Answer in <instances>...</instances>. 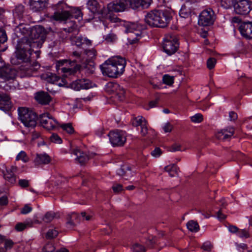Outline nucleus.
Wrapping results in <instances>:
<instances>
[{"mask_svg": "<svg viewBox=\"0 0 252 252\" xmlns=\"http://www.w3.org/2000/svg\"><path fill=\"white\" fill-rule=\"evenodd\" d=\"M126 65L125 59L116 57L106 61L100 67L103 75L109 77L116 78L123 74Z\"/></svg>", "mask_w": 252, "mask_h": 252, "instance_id": "2", "label": "nucleus"}, {"mask_svg": "<svg viewBox=\"0 0 252 252\" xmlns=\"http://www.w3.org/2000/svg\"><path fill=\"white\" fill-rule=\"evenodd\" d=\"M18 185L23 188L28 187L30 185V181L26 179H19Z\"/></svg>", "mask_w": 252, "mask_h": 252, "instance_id": "50", "label": "nucleus"}, {"mask_svg": "<svg viewBox=\"0 0 252 252\" xmlns=\"http://www.w3.org/2000/svg\"><path fill=\"white\" fill-rule=\"evenodd\" d=\"M41 76L43 79L52 84L56 83L60 79L59 77L51 72L42 74Z\"/></svg>", "mask_w": 252, "mask_h": 252, "instance_id": "26", "label": "nucleus"}, {"mask_svg": "<svg viewBox=\"0 0 252 252\" xmlns=\"http://www.w3.org/2000/svg\"><path fill=\"white\" fill-rule=\"evenodd\" d=\"M169 151L171 152H174L176 151H178L181 150V147L180 145H178L177 144H175L173 145H172L169 148Z\"/></svg>", "mask_w": 252, "mask_h": 252, "instance_id": "60", "label": "nucleus"}, {"mask_svg": "<svg viewBox=\"0 0 252 252\" xmlns=\"http://www.w3.org/2000/svg\"><path fill=\"white\" fill-rule=\"evenodd\" d=\"M188 229L193 232H197L199 230V226L197 221L193 220H189L187 223Z\"/></svg>", "mask_w": 252, "mask_h": 252, "instance_id": "30", "label": "nucleus"}, {"mask_svg": "<svg viewBox=\"0 0 252 252\" xmlns=\"http://www.w3.org/2000/svg\"><path fill=\"white\" fill-rule=\"evenodd\" d=\"M216 63V60L214 58H210L207 61V66L208 69H213Z\"/></svg>", "mask_w": 252, "mask_h": 252, "instance_id": "47", "label": "nucleus"}, {"mask_svg": "<svg viewBox=\"0 0 252 252\" xmlns=\"http://www.w3.org/2000/svg\"><path fill=\"white\" fill-rule=\"evenodd\" d=\"M234 129L233 127H229L218 132L216 137L221 140H225L230 138L234 134Z\"/></svg>", "mask_w": 252, "mask_h": 252, "instance_id": "21", "label": "nucleus"}, {"mask_svg": "<svg viewBox=\"0 0 252 252\" xmlns=\"http://www.w3.org/2000/svg\"><path fill=\"white\" fill-rule=\"evenodd\" d=\"M117 173L120 176H124L126 180H128L132 176L130 168L127 166H123L118 170Z\"/></svg>", "mask_w": 252, "mask_h": 252, "instance_id": "27", "label": "nucleus"}, {"mask_svg": "<svg viewBox=\"0 0 252 252\" xmlns=\"http://www.w3.org/2000/svg\"><path fill=\"white\" fill-rule=\"evenodd\" d=\"M71 44L77 46H80L85 43L88 45L91 44V41L86 38H83L81 35L77 34L75 36H71L70 38Z\"/></svg>", "mask_w": 252, "mask_h": 252, "instance_id": "23", "label": "nucleus"}, {"mask_svg": "<svg viewBox=\"0 0 252 252\" xmlns=\"http://www.w3.org/2000/svg\"><path fill=\"white\" fill-rule=\"evenodd\" d=\"M12 104L10 96L2 92H0V110L8 111L12 108Z\"/></svg>", "mask_w": 252, "mask_h": 252, "instance_id": "16", "label": "nucleus"}, {"mask_svg": "<svg viewBox=\"0 0 252 252\" xmlns=\"http://www.w3.org/2000/svg\"><path fill=\"white\" fill-rule=\"evenodd\" d=\"M58 234V232L55 229H49L46 233V237L48 239H53L55 238Z\"/></svg>", "mask_w": 252, "mask_h": 252, "instance_id": "42", "label": "nucleus"}, {"mask_svg": "<svg viewBox=\"0 0 252 252\" xmlns=\"http://www.w3.org/2000/svg\"><path fill=\"white\" fill-rule=\"evenodd\" d=\"M131 8L133 10H141L148 8L151 5L152 0H130Z\"/></svg>", "mask_w": 252, "mask_h": 252, "instance_id": "18", "label": "nucleus"}, {"mask_svg": "<svg viewBox=\"0 0 252 252\" xmlns=\"http://www.w3.org/2000/svg\"><path fill=\"white\" fill-rule=\"evenodd\" d=\"M66 219V227L69 229L73 228L77 223H79V221H73L71 219H69L67 217Z\"/></svg>", "mask_w": 252, "mask_h": 252, "instance_id": "51", "label": "nucleus"}, {"mask_svg": "<svg viewBox=\"0 0 252 252\" xmlns=\"http://www.w3.org/2000/svg\"><path fill=\"white\" fill-rule=\"evenodd\" d=\"M238 29L240 32H252V22H244L241 23Z\"/></svg>", "mask_w": 252, "mask_h": 252, "instance_id": "29", "label": "nucleus"}, {"mask_svg": "<svg viewBox=\"0 0 252 252\" xmlns=\"http://www.w3.org/2000/svg\"><path fill=\"white\" fill-rule=\"evenodd\" d=\"M110 141L113 146H123L126 141L125 132L117 130L111 131L108 134Z\"/></svg>", "mask_w": 252, "mask_h": 252, "instance_id": "9", "label": "nucleus"}, {"mask_svg": "<svg viewBox=\"0 0 252 252\" xmlns=\"http://www.w3.org/2000/svg\"><path fill=\"white\" fill-rule=\"evenodd\" d=\"M162 81L163 83L168 85H171L174 82V77L168 74H165L163 76Z\"/></svg>", "mask_w": 252, "mask_h": 252, "instance_id": "39", "label": "nucleus"}, {"mask_svg": "<svg viewBox=\"0 0 252 252\" xmlns=\"http://www.w3.org/2000/svg\"><path fill=\"white\" fill-rule=\"evenodd\" d=\"M18 113L20 119L25 126L32 128L35 126L37 117L35 112L21 107L18 109Z\"/></svg>", "mask_w": 252, "mask_h": 252, "instance_id": "6", "label": "nucleus"}, {"mask_svg": "<svg viewBox=\"0 0 252 252\" xmlns=\"http://www.w3.org/2000/svg\"><path fill=\"white\" fill-rule=\"evenodd\" d=\"M24 7L22 5H19L16 6L14 9V14L15 16H17L18 18H21L23 16L24 13Z\"/></svg>", "mask_w": 252, "mask_h": 252, "instance_id": "34", "label": "nucleus"}, {"mask_svg": "<svg viewBox=\"0 0 252 252\" xmlns=\"http://www.w3.org/2000/svg\"><path fill=\"white\" fill-rule=\"evenodd\" d=\"M7 40L6 32H0V44L6 42Z\"/></svg>", "mask_w": 252, "mask_h": 252, "instance_id": "63", "label": "nucleus"}, {"mask_svg": "<svg viewBox=\"0 0 252 252\" xmlns=\"http://www.w3.org/2000/svg\"><path fill=\"white\" fill-rule=\"evenodd\" d=\"M67 217L69 218V219H71L73 221H79V215L76 213H72L70 214H68Z\"/></svg>", "mask_w": 252, "mask_h": 252, "instance_id": "58", "label": "nucleus"}, {"mask_svg": "<svg viewBox=\"0 0 252 252\" xmlns=\"http://www.w3.org/2000/svg\"><path fill=\"white\" fill-rule=\"evenodd\" d=\"M107 19L111 22L110 24L115 23H119L118 25L124 27L125 28L124 30L125 31V32H132L133 31L141 32L144 30H148L147 25L144 23L122 21L115 15H109ZM109 25H110V24Z\"/></svg>", "mask_w": 252, "mask_h": 252, "instance_id": "4", "label": "nucleus"}, {"mask_svg": "<svg viewBox=\"0 0 252 252\" xmlns=\"http://www.w3.org/2000/svg\"><path fill=\"white\" fill-rule=\"evenodd\" d=\"M85 53L91 59H93L96 56V51L94 49L89 50H86L85 51Z\"/></svg>", "mask_w": 252, "mask_h": 252, "instance_id": "53", "label": "nucleus"}, {"mask_svg": "<svg viewBox=\"0 0 252 252\" xmlns=\"http://www.w3.org/2000/svg\"><path fill=\"white\" fill-rule=\"evenodd\" d=\"M41 125L48 130L55 128L58 125V122L49 113H45L39 116Z\"/></svg>", "mask_w": 252, "mask_h": 252, "instance_id": "13", "label": "nucleus"}, {"mask_svg": "<svg viewBox=\"0 0 252 252\" xmlns=\"http://www.w3.org/2000/svg\"><path fill=\"white\" fill-rule=\"evenodd\" d=\"M16 75V70L10 66H5L0 69V78L4 81L13 80Z\"/></svg>", "mask_w": 252, "mask_h": 252, "instance_id": "15", "label": "nucleus"}, {"mask_svg": "<svg viewBox=\"0 0 252 252\" xmlns=\"http://www.w3.org/2000/svg\"><path fill=\"white\" fill-rule=\"evenodd\" d=\"M15 31V32H45V30L41 25H35L30 28L29 26L21 24L16 28Z\"/></svg>", "mask_w": 252, "mask_h": 252, "instance_id": "19", "label": "nucleus"}, {"mask_svg": "<svg viewBox=\"0 0 252 252\" xmlns=\"http://www.w3.org/2000/svg\"><path fill=\"white\" fill-rule=\"evenodd\" d=\"M215 20L214 12L212 10H204L199 15L198 25L204 27H209L214 24Z\"/></svg>", "mask_w": 252, "mask_h": 252, "instance_id": "8", "label": "nucleus"}, {"mask_svg": "<svg viewBox=\"0 0 252 252\" xmlns=\"http://www.w3.org/2000/svg\"><path fill=\"white\" fill-rule=\"evenodd\" d=\"M76 61L74 60L72 62H70L69 64L70 65L68 67H63L60 68V67L63 65L64 63H67V60H61L57 62L56 63V67L57 70H61L63 73H67L69 74H74L77 71L79 70L80 66L76 64Z\"/></svg>", "mask_w": 252, "mask_h": 252, "instance_id": "12", "label": "nucleus"}, {"mask_svg": "<svg viewBox=\"0 0 252 252\" xmlns=\"http://www.w3.org/2000/svg\"><path fill=\"white\" fill-rule=\"evenodd\" d=\"M178 40V37L174 32L166 33L162 41V47L164 52L169 56L175 54L179 46Z\"/></svg>", "mask_w": 252, "mask_h": 252, "instance_id": "5", "label": "nucleus"}, {"mask_svg": "<svg viewBox=\"0 0 252 252\" xmlns=\"http://www.w3.org/2000/svg\"><path fill=\"white\" fill-rule=\"evenodd\" d=\"M134 36L135 37H134V36L131 35L128 37L127 40L129 44H132L136 43L142 37L143 35H142V33L141 32L140 33H134Z\"/></svg>", "mask_w": 252, "mask_h": 252, "instance_id": "35", "label": "nucleus"}, {"mask_svg": "<svg viewBox=\"0 0 252 252\" xmlns=\"http://www.w3.org/2000/svg\"><path fill=\"white\" fill-rule=\"evenodd\" d=\"M55 247L52 244H46L43 249V252H53Z\"/></svg>", "mask_w": 252, "mask_h": 252, "instance_id": "54", "label": "nucleus"}, {"mask_svg": "<svg viewBox=\"0 0 252 252\" xmlns=\"http://www.w3.org/2000/svg\"><path fill=\"white\" fill-rule=\"evenodd\" d=\"M130 0H115L108 5L109 11L116 12H122L131 8Z\"/></svg>", "mask_w": 252, "mask_h": 252, "instance_id": "10", "label": "nucleus"}, {"mask_svg": "<svg viewBox=\"0 0 252 252\" xmlns=\"http://www.w3.org/2000/svg\"><path fill=\"white\" fill-rule=\"evenodd\" d=\"M32 211V208L28 204H26L24 207L21 209V213L22 214H27L29 213Z\"/></svg>", "mask_w": 252, "mask_h": 252, "instance_id": "55", "label": "nucleus"}, {"mask_svg": "<svg viewBox=\"0 0 252 252\" xmlns=\"http://www.w3.org/2000/svg\"><path fill=\"white\" fill-rule=\"evenodd\" d=\"M35 98L38 103L44 105L49 104L51 100L49 94L43 92L36 93Z\"/></svg>", "mask_w": 252, "mask_h": 252, "instance_id": "25", "label": "nucleus"}, {"mask_svg": "<svg viewBox=\"0 0 252 252\" xmlns=\"http://www.w3.org/2000/svg\"><path fill=\"white\" fill-rule=\"evenodd\" d=\"M50 140L52 142L57 144H61L62 140L61 137L56 133H53L50 137Z\"/></svg>", "mask_w": 252, "mask_h": 252, "instance_id": "48", "label": "nucleus"}, {"mask_svg": "<svg viewBox=\"0 0 252 252\" xmlns=\"http://www.w3.org/2000/svg\"><path fill=\"white\" fill-rule=\"evenodd\" d=\"M116 39V35L113 33L110 32L108 34L105 38V40L107 42H113Z\"/></svg>", "mask_w": 252, "mask_h": 252, "instance_id": "52", "label": "nucleus"}, {"mask_svg": "<svg viewBox=\"0 0 252 252\" xmlns=\"http://www.w3.org/2000/svg\"><path fill=\"white\" fill-rule=\"evenodd\" d=\"M48 0H30V6L34 11L43 10L47 5Z\"/></svg>", "mask_w": 252, "mask_h": 252, "instance_id": "22", "label": "nucleus"}, {"mask_svg": "<svg viewBox=\"0 0 252 252\" xmlns=\"http://www.w3.org/2000/svg\"><path fill=\"white\" fill-rule=\"evenodd\" d=\"M112 189L115 193H118L123 190V186L121 184H116L112 187Z\"/></svg>", "mask_w": 252, "mask_h": 252, "instance_id": "57", "label": "nucleus"}, {"mask_svg": "<svg viewBox=\"0 0 252 252\" xmlns=\"http://www.w3.org/2000/svg\"><path fill=\"white\" fill-rule=\"evenodd\" d=\"M237 235L242 238H248L250 237V234L246 229H239Z\"/></svg>", "mask_w": 252, "mask_h": 252, "instance_id": "40", "label": "nucleus"}, {"mask_svg": "<svg viewBox=\"0 0 252 252\" xmlns=\"http://www.w3.org/2000/svg\"><path fill=\"white\" fill-rule=\"evenodd\" d=\"M4 177L6 180L11 184H14L16 181V178L14 174L8 171H7L6 173L4 174Z\"/></svg>", "mask_w": 252, "mask_h": 252, "instance_id": "38", "label": "nucleus"}, {"mask_svg": "<svg viewBox=\"0 0 252 252\" xmlns=\"http://www.w3.org/2000/svg\"><path fill=\"white\" fill-rule=\"evenodd\" d=\"M61 126L64 130L69 134H72L74 132V129L69 123L63 124Z\"/></svg>", "mask_w": 252, "mask_h": 252, "instance_id": "43", "label": "nucleus"}, {"mask_svg": "<svg viewBox=\"0 0 252 252\" xmlns=\"http://www.w3.org/2000/svg\"><path fill=\"white\" fill-rule=\"evenodd\" d=\"M27 225L25 223L20 222L15 225V229L18 231H21L26 228Z\"/></svg>", "mask_w": 252, "mask_h": 252, "instance_id": "59", "label": "nucleus"}, {"mask_svg": "<svg viewBox=\"0 0 252 252\" xmlns=\"http://www.w3.org/2000/svg\"><path fill=\"white\" fill-rule=\"evenodd\" d=\"M71 87L76 91H79L81 89H88L92 87V83L86 79H79L72 82Z\"/></svg>", "mask_w": 252, "mask_h": 252, "instance_id": "17", "label": "nucleus"}, {"mask_svg": "<svg viewBox=\"0 0 252 252\" xmlns=\"http://www.w3.org/2000/svg\"><path fill=\"white\" fill-rule=\"evenodd\" d=\"M107 91L109 93L114 94L117 89H120V85L114 82H109L106 85Z\"/></svg>", "mask_w": 252, "mask_h": 252, "instance_id": "32", "label": "nucleus"}, {"mask_svg": "<svg viewBox=\"0 0 252 252\" xmlns=\"http://www.w3.org/2000/svg\"><path fill=\"white\" fill-rule=\"evenodd\" d=\"M87 5L88 9L92 12L93 16L91 18L86 19V20L90 21L94 19V15L98 13L99 10V4L96 0H88L87 2Z\"/></svg>", "mask_w": 252, "mask_h": 252, "instance_id": "24", "label": "nucleus"}, {"mask_svg": "<svg viewBox=\"0 0 252 252\" xmlns=\"http://www.w3.org/2000/svg\"><path fill=\"white\" fill-rule=\"evenodd\" d=\"M70 18L73 17L75 19H79L80 18H82V13L80 9L78 8H74L71 10L70 11Z\"/></svg>", "mask_w": 252, "mask_h": 252, "instance_id": "33", "label": "nucleus"}, {"mask_svg": "<svg viewBox=\"0 0 252 252\" xmlns=\"http://www.w3.org/2000/svg\"><path fill=\"white\" fill-rule=\"evenodd\" d=\"M233 4V0H221L220 1L221 6L225 9L231 7Z\"/></svg>", "mask_w": 252, "mask_h": 252, "instance_id": "44", "label": "nucleus"}, {"mask_svg": "<svg viewBox=\"0 0 252 252\" xmlns=\"http://www.w3.org/2000/svg\"><path fill=\"white\" fill-rule=\"evenodd\" d=\"M55 10L51 19L57 21H65L70 18V11L66 10L67 5L63 1H59L57 4L53 6Z\"/></svg>", "mask_w": 252, "mask_h": 252, "instance_id": "7", "label": "nucleus"}, {"mask_svg": "<svg viewBox=\"0 0 252 252\" xmlns=\"http://www.w3.org/2000/svg\"><path fill=\"white\" fill-rule=\"evenodd\" d=\"M22 36L17 40L16 56L19 60L27 63L24 69L27 72H34L39 68L36 62H31L30 58L34 48H41L45 41L47 32H20Z\"/></svg>", "mask_w": 252, "mask_h": 252, "instance_id": "1", "label": "nucleus"}, {"mask_svg": "<svg viewBox=\"0 0 252 252\" xmlns=\"http://www.w3.org/2000/svg\"><path fill=\"white\" fill-rule=\"evenodd\" d=\"M172 126L169 123H166L163 126L162 128L165 132H170L172 129Z\"/></svg>", "mask_w": 252, "mask_h": 252, "instance_id": "61", "label": "nucleus"}, {"mask_svg": "<svg viewBox=\"0 0 252 252\" xmlns=\"http://www.w3.org/2000/svg\"><path fill=\"white\" fill-rule=\"evenodd\" d=\"M81 216L83 220H90L93 218V215L91 214H87L86 212H83L81 213Z\"/></svg>", "mask_w": 252, "mask_h": 252, "instance_id": "62", "label": "nucleus"}, {"mask_svg": "<svg viewBox=\"0 0 252 252\" xmlns=\"http://www.w3.org/2000/svg\"><path fill=\"white\" fill-rule=\"evenodd\" d=\"M51 161V158L46 153L36 154L33 160L35 166L47 164Z\"/></svg>", "mask_w": 252, "mask_h": 252, "instance_id": "20", "label": "nucleus"}, {"mask_svg": "<svg viewBox=\"0 0 252 252\" xmlns=\"http://www.w3.org/2000/svg\"><path fill=\"white\" fill-rule=\"evenodd\" d=\"M147 122L145 119L141 116H138L135 117L132 121V125L135 126H143L147 125Z\"/></svg>", "mask_w": 252, "mask_h": 252, "instance_id": "31", "label": "nucleus"}, {"mask_svg": "<svg viewBox=\"0 0 252 252\" xmlns=\"http://www.w3.org/2000/svg\"><path fill=\"white\" fill-rule=\"evenodd\" d=\"M56 214L53 212H48L46 213L42 220L45 222H51L55 217Z\"/></svg>", "mask_w": 252, "mask_h": 252, "instance_id": "36", "label": "nucleus"}, {"mask_svg": "<svg viewBox=\"0 0 252 252\" xmlns=\"http://www.w3.org/2000/svg\"><path fill=\"white\" fill-rule=\"evenodd\" d=\"M241 36L246 39L252 38V32H240Z\"/></svg>", "mask_w": 252, "mask_h": 252, "instance_id": "64", "label": "nucleus"}, {"mask_svg": "<svg viewBox=\"0 0 252 252\" xmlns=\"http://www.w3.org/2000/svg\"><path fill=\"white\" fill-rule=\"evenodd\" d=\"M132 250L133 252H144L145 248L139 244H135L132 246Z\"/></svg>", "mask_w": 252, "mask_h": 252, "instance_id": "46", "label": "nucleus"}, {"mask_svg": "<svg viewBox=\"0 0 252 252\" xmlns=\"http://www.w3.org/2000/svg\"><path fill=\"white\" fill-rule=\"evenodd\" d=\"M117 90L115 93L114 95L117 96L118 99L120 100H123L124 98L125 90L124 89L120 86V89H117Z\"/></svg>", "mask_w": 252, "mask_h": 252, "instance_id": "41", "label": "nucleus"}, {"mask_svg": "<svg viewBox=\"0 0 252 252\" xmlns=\"http://www.w3.org/2000/svg\"><path fill=\"white\" fill-rule=\"evenodd\" d=\"M71 157L74 158L75 162L81 164L86 163L90 158V157L82 152L79 148H73L70 151Z\"/></svg>", "mask_w": 252, "mask_h": 252, "instance_id": "14", "label": "nucleus"}, {"mask_svg": "<svg viewBox=\"0 0 252 252\" xmlns=\"http://www.w3.org/2000/svg\"><path fill=\"white\" fill-rule=\"evenodd\" d=\"M213 247V245L210 241L205 242L201 248L204 251H210Z\"/></svg>", "mask_w": 252, "mask_h": 252, "instance_id": "49", "label": "nucleus"}, {"mask_svg": "<svg viewBox=\"0 0 252 252\" xmlns=\"http://www.w3.org/2000/svg\"><path fill=\"white\" fill-rule=\"evenodd\" d=\"M16 159L17 160H21L24 162H27L29 160V158L26 153L24 151H22L17 155Z\"/></svg>", "mask_w": 252, "mask_h": 252, "instance_id": "37", "label": "nucleus"}, {"mask_svg": "<svg viewBox=\"0 0 252 252\" xmlns=\"http://www.w3.org/2000/svg\"><path fill=\"white\" fill-rule=\"evenodd\" d=\"M164 170L171 177H175L178 175L179 169L176 164L167 165L164 167Z\"/></svg>", "mask_w": 252, "mask_h": 252, "instance_id": "28", "label": "nucleus"}, {"mask_svg": "<svg viewBox=\"0 0 252 252\" xmlns=\"http://www.w3.org/2000/svg\"><path fill=\"white\" fill-rule=\"evenodd\" d=\"M161 150L159 148H156L152 152L151 155L156 158L159 157L161 155Z\"/></svg>", "mask_w": 252, "mask_h": 252, "instance_id": "56", "label": "nucleus"}, {"mask_svg": "<svg viewBox=\"0 0 252 252\" xmlns=\"http://www.w3.org/2000/svg\"><path fill=\"white\" fill-rule=\"evenodd\" d=\"M233 6L236 13L240 15H247L252 9V1L248 0H240Z\"/></svg>", "mask_w": 252, "mask_h": 252, "instance_id": "11", "label": "nucleus"}, {"mask_svg": "<svg viewBox=\"0 0 252 252\" xmlns=\"http://www.w3.org/2000/svg\"><path fill=\"white\" fill-rule=\"evenodd\" d=\"M191 120L193 123H200L203 121V116L200 113L196 114L191 117Z\"/></svg>", "mask_w": 252, "mask_h": 252, "instance_id": "45", "label": "nucleus"}, {"mask_svg": "<svg viewBox=\"0 0 252 252\" xmlns=\"http://www.w3.org/2000/svg\"><path fill=\"white\" fill-rule=\"evenodd\" d=\"M171 18V14L168 10H154L146 15L145 22L149 27L164 28Z\"/></svg>", "mask_w": 252, "mask_h": 252, "instance_id": "3", "label": "nucleus"}]
</instances>
